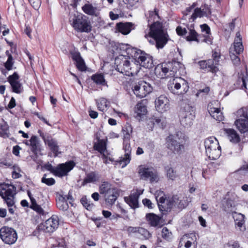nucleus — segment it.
<instances>
[{"instance_id": "9b49d317", "label": "nucleus", "mask_w": 248, "mask_h": 248, "mask_svg": "<svg viewBox=\"0 0 248 248\" xmlns=\"http://www.w3.org/2000/svg\"><path fill=\"white\" fill-rule=\"evenodd\" d=\"M172 86H169L170 90L174 94L178 95L186 93L189 89L187 81L180 77H176L172 81Z\"/></svg>"}, {"instance_id": "5fc2aeb1", "label": "nucleus", "mask_w": 248, "mask_h": 248, "mask_svg": "<svg viewBox=\"0 0 248 248\" xmlns=\"http://www.w3.org/2000/svg\"><path fill=\"white\" fill-rule=\"evenodd\" d=\"M13 64V57L11 55L9 54L7 61L4 63V66L8 71H10L12 69Z\"/></svg>"}, {"instance_id": "864d4df0", "label": "nucleus", "mask_w": 248, "mask_h": 248, "mask_svg": "<svg viewBox=\"0 0 248 248\" xmlns=\"http://www.w3.org/2000/svg\"><path fill=\"white\" fill-rule=\"evenodd\" d=\"M167 64H170L169 72H172V73H170V75H174V73H177L178 67L180 66V63L179 62H173L171 63H168Z\"/></svg>"}, {"instance_id": "f704fd0d", "label": "nucleus", "mask_w": 248, "mask_h": 248, "mask_svg": "<svg viewBox=\"0 0 248 248\" xmlns=\"http://www.w3.org/2000/svg\"><path fill=\"white\" fill-rule=\"evenodd\" d=\"M138 194L134 195L132 193L128 197H124L125 201L132 208L139 207Z\"/></svg>"}, {"instance_id": "dca6fc26", "label": "nucleus", "mask_w": 248, "mask_h": 248, "mask_svg": "<svg viewBox=\"0 0 248 248\" xmlns=\"http://www.w3.org/2000/svg\"><path fill=\"white\" fill-rule=\"evenodd\" d=\"M19 76L16 72L10 75L8 78V81L10 83L13 92L20 94L24 91L22 84L19 80Z\"/></svg>"}, {"instance_id": "9d476101", "label": "nucleus", "mask_w": 248, "mask_h": 248, "mask_svg": "<svg viewBox=\"0 0 248 248\" xmlns=\"http://www.w3.org/2000/svg\"><path fill=\"white\" fill-rule=\"evenodd\" d=\"M180 123L185 127H189L193 124L194 118L193 108L189 105H186L181 109L180 114Z\"/></svg>"}, {"instance_id": "4d7b16f0", "label": "nucleus", "mask_w": 248, "mask_h": 248, "mask_svg": "<svg viewBox=\"0 0 248 248\" xmlns=\"http://www.w3.org/2000/svg\"><path fill=\"white\" fill-rule=\"evenodd\" d=\"M81 202L87 210H90L93 206V204L89 203L86 198H82L81 199Z\"/></svg>"}, {"instance_id": "a18cd8bd", "label": "nucleus", "mask_w": 248, "mask_h": 248, "mask_svg": "<svg viewBox=\"0 0 248 248\" xmlns=\"http://www.w3.org/2000/svg\"><path fill=\"white\" fill-rule=\"evenodd\" d=\"M152 122L154 125L156 124V125L162 128H163L166 126V119L163 117H154L152 118Z\"/></svg>"}, {"instance_id": "5701e85b", "label": "nucleus", "mask_w": 248, "mask_h": 248, "mask_svg": "<svg viewBox=\"0 0 248 248\" xmlns=\"http://www.w3.org/2000/svg\"><path fill=\"white\" fill-rule=\"evenodd\" d=\"M72 59L76 62L77 68L80 71H85L86 66L83 59L81 58L79 52H71Z\"/></svg>"}, {"instance_id": "0eeeda50", "label": "nucleus", "mask_w": 248, "mask_h": 248, "mask_svg": "<svg viewBox=\"0 0 248 248\" xmlns=\"http://www.w3.org/2000/svg\"><path fill=\"white\" fill-rule=\"evenodd\" d=\"M16 187L12 185L2 184L0 185V195L6 202L8 206L14 205V196L16 195Z\"/></svg>"}, {"instance_id": "c85d7f7f", "label": "nucleus", "mask_w": 248, "mask_h": 248, "mask_svg": "<svg viewBox=\"0 0 248 248\" xmlns=\"http://www.w3.org/2000/svg\"><path fill=\"white\" fill-rule=\"evenodd\" d=\"M238 197L235 194H232L230 197L228 198L224 205V210L226 212H232L231 209L232 207H234L236 205Z\"/></svg>"}, {"instance_id": "338daca9", "label": "nucleus", "mask_w": 248, "mask_h": 248, "mask_svg": "<svg viewBox=\"0 0 248 248\" xmlns=\"http://www.w3.org/2000/svg\"><path fill=\"white\" fill-rule=\"evenodd\" d=\"M89 114L91 118L95 119L98 117V112L91 109L89 110Z\"/></svg>"}, {"instance_id": "de8ad7c7", "label": "nucleus", "mask_w": 248, "mask_h": 248, "mask_svg": "<svg viewBox=\"0 0 248 248\" xmlns=\"http://www.w3.org/2000/svg\"><path fill=\"white\" fill-rule=\"evenodd\" d=\"M244 47L243 44H233V46L230 48V53H234L235 52L237 54H240L243 52Z\"/></svg>"}, {"instance_id": "39448f33", "label": "nucleus", "mask_w": 248, "mask_h": 248, "mask_svg": "<svg viewBox=\"0 0 248 248\" xmlns=\"http://www.w3.org/2000/svg\"><path fill=\"white\" fill-rule=\"evenodd\" d=\"M100 194H103L107 204L112 205L119 195L118 189L108 182H104L99 186Z\"/></svg>"}, {"instance_id": "bb28decb", "label": "nucleus", "mask_w": 248, "mask_h": 248, "mask_svg": "<svg viewBox=\"0 0 248 248\" xmlns=\"http://www.w3.org/2000/svg\"><path fill=\"white\" fill-rule=\"evenodd\" d=\"M100 178V175L96 171H91L86 174L84 178L82 185L85 186L88 183H95L98 182Z\"/></svg>"}, {"instance_id": "3c124183", "label": "nucleus", "mask_w": 248, "mask_h": 248, "mask_svg": "<svg viewBox=\"0 0 248 248\" xmlns=\"http://www.w3.org/2000/svg\"><path fill=\"white\" fill-rule=\"evenodd\" d=\"M31 208L39 214H43L44 213L43 209L37 204L35 199H31Z\"/></svg>"}, {"instance_id": "4be33fe9", "label": "nucleus", "mask_w": 248, "mask_h": 248, "mask_svg": "<svg viewBox=\"0 0 248 248\" xmlns=\"http://www.w3.org/2000/svg\"><path fill=\"white\" fill-rule=\"evenodd\" d=\"M124 149L125 151V154L124 157H122L119 162L122 164V168L125 167L130 161L131 148L129 141L124 142Z\"/></svg>"}, {"instance_id": "0e129e2a", "label": "nucleus", "mask_w": 248, "mask_h": 248, "mask_svg": "<svg viewBox=\"0 0 248 248\" xmlns=\"http://www.w3.org/2000/svg\"><path fill=\"white\" fill-rule=\"evenodd\" d=\"M142 203L145 206L147 207L148 208H153V203L151 201L148 199H144L142 200Z\"/></svg>"}, {"instance_id": "79ce46f5", "label": "nucleus", "mask_w": 248, "mask_h": 248, "mask_svg": "<svg viewBox=\"0 0 248 248\" xmlns=\"http://www.w3.org/2000/svg\"><path fill=\"white\" fill-rule=\"evenodd\" d=\"M98 109L101 111H105L108 107L109 102L105 98H101L96 100Z\"/></svg>"}, {"instance_id": "393cba45", "label": "nucleus", "mask_w": 248, "mask_h": 248, "mask_svg": "<svg viewBox=\"0 0 248 248\" xmlns=\"http://www.w3.org/2000/svg\"><path fill=\"white\" fill-rule=\"evenodd\" d=\"M187 35L186 36V40L187 41H195L197 43L203 42L201 35H199L194 30L192 26L187 27Z\"/></svg>"}, {"instance_id": "ea45409f", "label": "nucleus", "mask_w": 248, "mask_h": 248, "mask_svg": "<svg viewBox=\"0 0 248 248\" xmlns=\"http://www.w3.org/2000/svg\"><path fill=\"white\" fill-rule=\"evenodd\" d=\"M146 217L151 226L157 227L159 225L160 217L159 216L154 213H149L146 215Z\"/></svg>"}, {"instance_id": "c756f323", "label": "nucleus", "mask_w": 248, "mask_h": 248, "mask_svg": "<svg viewBox=\"0 0 248 248\" xmlns=\"http://www.w3.org/2000/svg\"><path fill=\"white\" fill-rule=\"evenodd\" d=\"M44 142L46 145H47L51 151L57 156L59 153V146L57 141L53 139L51 137L47 138H44Z\"/></svg>"}, {"instance_id": "37998d69", "label": "nucleus", "mask_w": 248, "mask_h": 248, "mask_svg": "<svg viewBox=\"0 0 248 248\" xmlns=\"http://www.w3.org/2000/svg\"><path fill=\"white\" fill-rule=\"evenodd\" d=\"M167 177L171 180H175L178 176L177 171L173 168L170 166L165 167Z\"/></svg>"}, {"instance_id": "473e14b6", "label": "nucleus", "mask_w": 248, "mask_h": 248, "mask_svg": "<svg viewBox=\"0 0 248 248\" xmlns=\"http://www.w3.org/2000/svg\"><path fill=\"white\" fill-rule=\"evenodd\" d=\"M209 112L214 119L217 121H221L223 119L222 113L219 108L212 107L211 104H209L208 106Z\"/></svg>"}, {"instance_id": "a19ab883", "label": "nucleus", "mask_w": 248, "mask_h": 248, "mask_svg": "<svg viewBox=\"0 0 248 248\" xmlns=\"http://www.w3.org/2000/svg\"><path fill=\"white\" fill-rule=\"evenodd\" d=\"M133 131L132 126L127 124L122 129V133L123 135L124 141H129L130 140L131 135Z\"/></svg>"}, {"instance_id": "b1692460", "label": "nucleus", "mask_w": 248, "mask_h": 248, "mask_svg": "<svg viewBox=\"0 0 248 248\" xmlns=\"http://www.w3.org/2000/svg\"><path fill=\"white\" fill-rule=\"evenodd\" d=\"M232 217L234 220L235 225L238 227L240 231H244L246 230L245 224V216L244 215L234 212L232 213Z\"/></svg>"}, {"instance_id": "72a5a7b5", "label": "nucleus", "mask_w": 248, "mask_h": 248, "mask_svg": "<svg viewBox=\"0 0 248 248\" xmlns=\"http://www.w3.org/2000/svg\"><path fill=\"white\" fill-rule=\"evenodd\" d=\"M132 24L130 22L119 23L116 26L117 30L122 33L123 34L127 35L130 33L131 31Z\"/></svg>"}, {"instance_id": "052dcab7", "label": "nucleus", "mask_w": 248, "mask_h": 248, "mask_svg": "<svg viewBox=\"0 0 248 248\" xmlns=\"http://www.w3.org/2000/svg\"><path fill=\"white\" fill-rule=\"evenodd\" d=\"M177 33L179 35L183 36L187 34V29L186 30V28H183L181 26H178L177 27L176 29Z\"/></svg>"}, {"instance_id": "7ed1b4c3", "label": "nucleus", "mask_w": 248, "mask_h": 248, "mask_svg": "<svg viewBox=\"0 0 248 248\" xmlns=\"http://www.w3.org/2000/svg\"><path fill=\"white\" fill-rule=\"evenodd\" d=\"M71 25L75 31L80 32H89L92 30L90 21L84 16L74 14L69 18Z\"/></svg>"}, {"instance_id": "e2e57ef3", "label": "nucleus", "mask_w": 248, "mask_h": 248, "mask_svg": "<svg viewBox=\"0 0 248 248\" xmlns=\"http://www.w3.org/2000/svg\"><path fill=\"white\" fill-rule=\"evenodd\" d=\"M242 44V37L239 31L236 32L233 44Z\"/></svg>"}, {"instance_id": "7c9ffc66", "label": "nucleus", "mask_w": 248, "mask_h": 248, "mask_svg": "<svg viewBox=\"0 0 248 248\" xmlns=\"http://www.w3.org/2000/svg\"><path fill=\"white\" fill-rule=\"evenodd\" d=\"M211 14V11L209 8L207 7L202 9L201 8H195L194 10V13L191 16V19L192 21H194L197 17H202L203 16H207Z\"/></svg>"}, {"instance_id": "aec40b11", "label": "nucleus", "mask_w": 248, "mask_h": 248, "mask_svg": "<svg viewBox=\"0 0 248 248\" xmlns=\"http://www.w3.org/2000/svg\"><path fill=\"white\" fill-rule=\"evenodd\" d=\"M216 59H215V63L212 59H209L207 61H201L199 62V65L200 68L204 70L205 71L212 72L216 73L218 71L217 67V63H216Z\"/></svg>"}, {"instance_id": "58836bf2", "label": "nucleus", "mask_w": 248, "mask_h": 248, "mask_svg": "<svg viewBox=\"0 0 248 248\" xmlns=\"http://www.w3.org/2000/svg\"><path fill=\"white\" fill-rule=\"evenodd\" d=\"M30 144L31 151L34 154H37L38 152L41 151L40 144L37 136H32L31 137Z\"/></svg>"}, {"instance_id": "c03bdc74", "label": "nucleus", "mask_w": 248, "mask_h": 248, "mask_svg": "<svg viewBox=\"0 0 248 248\" xmlns=\"http://www.w3.org/2000/svg\"><path fill=\"white\" fill-rule=\"evenodd\" d=\"M182 239L183 240L188 239L186 240V241L185 244V247L186 248H189L191 246L192 243H194L196 239V236L194 234H190L184 236Z\"/></svg>"}, {"instance_id": "f8f14e48", "label": "nucleus", "mask_w": 248, "mask_h": 248, "mask_svg": "<svg viewBox=\"0 0 248 248\" xmlns=\"http://www.w3.org/2000/svg\"><path fill=\"white\" fill-rule=\"evenodd\" d=\"M0 238L5 244L12 245L16 241L17 234L12 228L3 226L0 229Z\"/></svg>"}, {"instance_id": "423d86ee", "label": "nucleus", "mask_w": 248, "mask_h": 248, "mask_svg": "<svg viewBox=\"0 0 248 248\" xmlns=\"http://www.w3.org/2000/svg\"><path fill=\"white\" fill-rule=\"evenodd\" d=\"M138 173L140 179L149 181L150 183H157L159 180L157 171L151 166H140L138 168Z\"/></svg>"}, {"instance_id": "2eb2a0df", "label": "nucleus", "mask_w": 248, "mask_h": 248, "mask_svg": "<svg viewBox=\"0 0 248 248\" xmlns=\"http://www.w3.org/2000/svg\"><path fill=\"white\" fill-rule=\"evenodd\" d=\"M237 116L243 117L245 119H239L235 121L237 128L241 133L248 132V117L247 113L243 109H240L237 111Z\"/></svg>"}, {"instance_id": "680f3d73", "label": "nucleus", "mask_w": 248, "mask_h": 248, "mask_svg": "<svg viewBox=\"0 0 248 248\" xmlns=\"http://www.w3.org/2000/svg\"><path fill=\"white\" fill-rule=\"evenodd\" d=\"M170 202L172 203V206H178V203L180 202V198L177 195L173 196L170 199Z\"/></svg>"}, {"instance_id": "4468645a", "label": "nucleus", "mask_w": 248, "mask_h": 248, "mask_svg": "<svg viewBox=\"0 0 248 248\" xmlns=\"http://www.w3.org/2000/svg\"><path fill=\"white\" fill-rule=\"evenodd\" d=\"M59 225L58 217L53 215L45 222L40 224L38 226V229L40 231L50 233L54 232L58 228Z\"/></svg>"}, {"instance_id": "6e6552de", "label": "nucleus", "mask_w": 248, "mask_h": 248, "mask_svg": "<svg viewBox=\"0 0 248 248\" xmlns=\"http://www.w3.org/2000/svg\"><path fill=\"white\" fill-rule=\"evenodd\" d=\"M116 69L120 73L128 76L136 75L140 71V67L135 62V61L130 62L126 59L123 61L122 65H117Z\"/></svg>"}, {"instance_id": "20e7f679", "label": "nucleus", "mask_w": 248, "mask_h": 248, "mask_svg": "<svg viewBox=\"0 0 248 248\" xmlns=\"http://www.w3.org/2000/svg\"><path fill=\"white\" fill-rule=\"evenodd\" d=\"M204 146L206 155L211 159H217L220 156L221 147L215 137L207 138L204 141Z\"/></svg>"}, {"instance_id": "a878e982", "label": "nucleus", "mask_w": 248, "mask_h": 248, "mask_svg": "<svg viewBox=\"0 0 248 248\" xmlns=\"http://www.w3.org/2000/svg\"><path fill=\"white\" fill-rule=\"evenodd\" d=\"M147 110L145 104L143 101L137 103L135 108V117L138 120H140L143 116L146 114Z\"/></svg>"}, {"instance_id": "2f4dec72", "label": "nucleus", "mask_w": 248, "mask_h": 248, "mask_svg": "<svg viewBox=\"0 0 248 248\" xmlns=\"http://www.w3.org/2000/svg\"><path fill=\"white\" fill-rule=\"evenodd\" d=\"M82 9L85 14L90 16H97L99 14V9L92 4H85L82 6Z\"/></svg>"}, {"instance_id": "774afa93", "label": "nucleus", "mask_w": 248, "mask_h": 248, "mask_svg": "<svg viewBox=\"0 0 248 248\" xmlns=\"http://www.w3.org/2000/svg\"><path fill=\"white\" fill-rule=\"evenodd\" d=\"M187 205V203L186 200L184 199H180V202L178 203V208L183 209L186 207Z\"/></svg>"}, {"instance_id": "4c0bfd02", "label": "nucleus", "mask_w": 248, "mask_h": 248, "mask_svg": "<svg viewBox=\"0 0 248 248\" xmlns=\"http://www.w3.org/2000/svg\"><path fill=\"white\" fill-rule=\"evenodd\" d=\"M107 140L98 139L97 142L94 143V149L99 152L100 154H103L104 156V152L107 149Z\"/></svg>"}, {"instance_id": "1a4fd4ad", "label": "nucleus", "mask_w": 248, "mask_h": 248, "mask_svg": "<svg viewBox=\"0 0 248 248\" xmlns=\"http://www.w3.org/2000/svg\"><path fill=\"white\" fill-rule=\"evenodd\" d=\"M134 61L140 68V66L150 69L153 66L152 57L145 52L139 49L135 50Z\"/></svg>"}, {"instance_id": "c9c22d12", "label": "nucleus", "mask_w": 248, "mask_h": 248, "mask_svg": "<svg viewBox=\"0 0 248 248\" xmlns=\"http://www.w3.org/2000/svg\"><path fill=\"white\" fill-rule=\"evenodd\" d=\"M201 28L202 32H204L205 34L204 35V38L202 41L208 44H211L212 43V38L210 36V29L209 27L206 24L201 25Z\"/></svg>"}, {"instance_id": "49530a36", "label": "nucleus", "mask_w": 248, "mask_h": 248, "mask_svg": "<svg viewBox=\"0 0 248 248\" xmlns=\"http://www.w3.org/2000/svg\"><path fill=\"white\" fill-rule=\"evenodd\" d=\"M92 79L97 84L105 85L106 84L104 76L101 74H96L93 75Z\"/></svg>"}, {"instance_id": "bf43d9fd", "label": "nucleus", "mask_w": 248, "mask_h": 248, "mask_svg": "<svg viewBox=\"0 0 248 248\" xmlns=\"http://www.w3.org/2000/svg\"><path fill=\"white\" fill-rule=\"evenodd\" d=\"M230 57L233 64L235 65L239 64L240 59L234 53H230Z\"/></svg>"}, {"instance_id": "6e6d98bb", "label": "nucleus", "mask_w": 248, "mask_h": 248, "mask_svg": "<svg viewBox=\"0 0 248 248\" xmlns=\"http://www.w3.org/2000/svg\"><path fill=\"white\" fill-rule=\"evenodd\" d=\"M172 235L171 232L166 228L163 227L162 230V237L167 240L171 238Z\"/></svg>"}, {"instance_id": "f257e3e1", "label": "nucleus", "mask_w": 248, "mask_h": 248, "mask_svg": "<svg viewBox=\"0 0 248 248\" xmlns=\"http://www.w3.org/2000/svg\"><path fill=\"white\" fill-rule=\"evenodd\" d=\"M145 37L152 38L155 43L156 48L159 49L162 48L166 44L169 36L163 29L162 25L159 22H155L150 25L148 34H145Z\"/></svg>"}, {"instance_id": "13d9d810", "label": "nucleus", "mask_w": 248, "mask_h": 248, "mask_svg": "<svg viewBox=\"0 0 248 248\" xmlns=\"http://www.w3.org/2000/svg\"><path fill=\"white\" fill-rule=\"evenodd\" d=\"M29 1L35 10L39 9L41 3V0H29Z\"/></svg>"}, {"instance_id": "ddd939ff", "label": "nucleus", "mask_w": 248, "mask_h": 248, "mask_svg": "<svg viewBox=\"0 0 248 248\" xmlns=\"http://www.w3.org/2000/svg\"><path fill=\"white\" fill-rule=\"evenodd\" d=\"M132 90L137 97L141 98L152 92V87L149 83L142 80L136 83L132 87Z\"/></svg>"}, {"instance_id": "412c9836", "label": "nucleus", "mask_w": 248, "mask_h": 248, "mask_svg": "<svg viewBox=\"0 0 248 248\" xmlns=\"http://www.w3.org/2000/svg\"><path fill=\"white\" fill-rule=\"evenodd\" d=\"M170 64L166 63L158 64L155 69V74L158 78H164L169 72Z\"/></svg>"}, {"instance_id": "f03ea898", "label": "nucleus", "mask_w": 248, "mask_h": 248, "mask_svg": "<svg viewBox=\"0 0 248 248\" xmlns=\"http://www.w3.org/2000/svg\"><path fill=\"white\" fill-rule=\"evenodd\" d=\"M187 140L183 133L178 132L175 135H171L166 138V147L174 154H181L185 150Z\"/></svg>"}, {"instance_id": "8fccbe9b", "label": "nucleus", "mask_w": 248, "mask_h": 248, "mask_svg": "<svg viewBox=\"0 0 248 248\" xmlns=\"http://www.w3.org/2000/svg\"><path fill=\"white\" fill-rule=\"evenodd\" d=\"M138 231V233L142 236V238L148 239L151 236V234L149 231L144 228L139 227Z\"/></svg>"}, {"instance_id": "e433bc0d", "label": "nucleus", "mask_w": 248, "mask_h": 248, "mask_svg": "<svg viewBox=\"0 0 248 248\" xmlns=\"http://www.w3.org/2000/svg\"><path fill=\"white\" fill-rule=\"evenodd\" d=\"M57 207L61 210L67 211L69 208V205L66 200V197L63 195H59L57 199Z\"/></svg>"}, {"instance_id": "603ef678", "label": "nucleus", "mask_w": 248, "mask_h": 248, "mask_svg": "<svg viewBox=\"0 0 248 248\" xmlns=\"http://www.w3.org/2000/svg\"><path fill=\"white\" fill-rule=\"evenodd\" d=\"M41 182L46 185L51 186L55 184V180L52 178H46V174H45L41 179Z\"/></svg>"}, {"instance_id": "cd10ccee", "label": "nucleus", "mask_w": 248, "mask_h": 248, "mask_svg": "<svg viewBox=\"0 0 248 248\" xmlns=\"http://www.w3.org/2000/svg\"><path fill=\"white\" fill-rule=\"evenodd\" d=\"M224 133L229 140L234 143H237L240 141V138L237 132L233 129L225 128Z\"/></svg>"}, {"instance_id": "09e8293b", "label": "nucleus", "mask_w": 248, "mask_h": 248, "mask_svg": "<svg viewBox=\"0 0 248 248\" xmlns=\"http://www.w3.org/2000/svg\"><path fill=\"white\" fill-rule=\"evenodd\" d=\"M248 77L246 73H241L238 79L239 83H242L241 89H247L246 82L248 81Z\"/></svg>"}, {"instance_id": "f3484780", "label": "nucleus", "mask_w": 248, "mask_h": 248, "mask_svg": "<svg viewBox=\"0 0 248 248\" xmlns=\"http://www.w3.org/2000/svg\"><path fill=\"white\" fill-rule=\"evenodd\" d=\"M156 194L157 195L155 196V199L160 210L167 211L172 207L173 203L170 202V199H166L162 191L156 192Z\"/></svg>"}, {"instance_id": "69168bd1", "label": "nucleus", "mask_w": 248, "mask_h": 248, "mask_svg": "<svg viewBox=\"0 0 248 248\" xmlns=\"http://www.w3.org/2000/svg\"><path fill=\"white\" fill-rule=\"evenodd\" d=\"M139 229V227H134L129 226L127 228V231L129 234H131L132 233H135L138 232Z\"/></svg>"}, {"instance_id": "a211bd4d", "label": "nucleus", "mask_w": 248, "mask_h": 248, "mask_svg": "<svg viewBox=\"0 0 248 248\" xmlns=\"http://www.w3.org/2000/svg\"><path fill=\"white\" fill-rule=\"evenodd\" d=\"M155 108L159 112L163 113L170 109V100L165 95L159 96L155 99Z\"/></svg>"}, {"instance_id": "6ab92c4d", "label": "nucleus", "mask_w": 248, "mask_h": 248, "mask_svg": "<svg viewBox=\"0 0 248 248\" xmlns=\"http://www.w3.org/2000/svg\"><path fill=\"white\" fill-rule=\"evenodd\" d=\"M75 163L73 161L60 164L56 167L54 175L60 177L67 175V173L73 169Z\"/></svg>"}]
</instances>
